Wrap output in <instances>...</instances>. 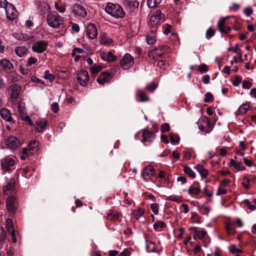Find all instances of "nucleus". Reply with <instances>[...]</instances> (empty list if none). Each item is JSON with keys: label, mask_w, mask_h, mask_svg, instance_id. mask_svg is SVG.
Returning <instances> with one entry per match:
<instances>
[{"label": "nucleus", "mask_w": 256, "mask_h": 256, "mask_svg": "<svg viewBox=\"0 0 256 256\" xmlns=\"http://www.w3.org/2000/svg\"><path fill=\"white\" fill-rule=\"evenodd\" d=\"M105 11L108 14L116 18H120L124 16V12L122 7L116 4L111 2L107 3L105 7Z\"/></svg>", "instance_id": "obj_1"}, {"label": "nucleus", "mask_w": 256, "mask_h": 256, "mask_svg": "<svg viewBox=\"0 0 256 256\" xmlns=\"http://www.w3.org/2000/svg\"><path fill=\"white\" fill-rule=\"evenodd\" d=\"M48 25L52 28H58L64 24V18L56 12H49L46 16Z\"/></svg>", "instance_id": "obj_2"}, {"label": "nucleus", "mask_w": 256, "mask_h": 256, "mask_svg": "<svg viewBox=\"0 0 256 256\" xmlns=\"http://www.w3.org/2000/svg\"><path fill=\"white\" fill-rule=\"evenodd\" d=\"M162 19V14L160 10L154 12L150 20V30L152 32H156L158 27L160 24Z\"/></svg>", "instance_id": "obj_3"}, {"label": "nucleus", "mask_w": 256, "mask_h": 256, "mask_svg": "<svg viewBox=\"0 0 256 256\" xmlns=\"http://www.w3.org/2000/svg\"><path fill=\"white\" fill-rule=\"evenodd\" d=\"M48 47V43L44 40H38L34 42L32 46V52L37 54H42L46 50Z\"/></svg>", "instance_id": "obj_4"}, {"label": "nucleus", "mask_w": 256, "mask_h": 256, "mask_svg": "<svg viewBox=\"0 0 256 256\" xmlns=\"http://www.w3.org/2000/svg\"><path fill=\"white\" fill-rule=\"evenodd\" d=\"M7 210L10 214H14L18 207L17 199L14 196H10L6 200Z\"/></svg>", "instance_id": "obj_5"}, {"label": "nucleus", "mask_w": 256, "mask_h": 256, "mask_svg": "<svg viewBox=\"0 0 256 256\" xmlns=\"http://www.w3.org/2000/svg\"><path fill=\"white\" fill-rule=\"evenodd\" d=\"M2 8L5 10L8 20H12L16 18L18 12L12 4L8 2Z\"/></svg>", "instance_id": "obj_6"}, {"label": "nucleus", "mask_w": 256, "mask_h": 256, "mask_svg": "<svg viewBox=\"0 0 256 256\" xmlns=\"http://www.w3.org/2000/svg\"><path fill=\"white\" fill-rule=\"evenodd\" d=\"M134 63L133 58L128 54H125L120 60V66L124 70L129 69Z\"/></svg>", "instance_id": "obj_7"}, {"label": "nucleus", "mask_w": 256, "mask_h": 256, "mask_svg": "<svg viewBox=\"0 0 256 256\" xmlns=\"http://www.w3.org/2000/svg\"><path fill=\"white\" fill-rule=\"evenodd\" d=\"M86 35L91 40L96 38L98 36V30L96 25L94 24L88 23L86 26Z\"/></svg>", "instance_id": "obj_8"}, {"label": "nucleus", "mask_w": 256, "mask_h": 256, "mask_svg": "<svg viewBox=\"0 0 256 256\" xmlns=\"http://www.w3.org/2000/svg\"><path fill=\"white\" fill-rule=\"evenodd\" d=\"M76 79L78 83L82 86H86L89 80V76L87 71L82 70L76 74Z\"/></svg>", "instance_id": "obj_9"}, {"label": "nucleus", "mask_w": 256, "mask_h": 256, "mask_svg": "<svg viewBox=\"0 0 256 256\" xmlns=\"http://www.w3.org/2000/svg\"><path fill=\"white\" fill-rule=\"evenodd\" d=\"M0 68L2 71L6 73H10L14 70L13 64L6 58L0 60Z\"/></svg>", "instance_id": "obj_10"}, {"label": "nucleus", "mask_w": 256, "mask_h": 256, "mask_svg": "<svg viewBox=\"0 0 256 256\" xmlns=\"http://www.w3.org/2000/svg\"><path fill=\"white\" fill-rule=\"evenodd\" d=\"M14 161L12 158H6L1 160V166L4 170H10L14 166Z\"/></svg>", "instance_id": "obj_11"}, {"label": "nucleus", "mask_w": 256, "mask_h": 256, "mask_svg": "<svg viewBox=\"0 0 256 256\" xmlns=\"http://www.w3.org/2000/svg\"><path fill=\"white\" fill-rule=\"evenodd\" d=\"M5 144L9 148L15 149L20 145V141L17 138L10 136L6 140Z\"/></svg>", "instance_id": "obj_12"}, {"label": "nucleus", "mask_w": 256, "mask_h": 256, "mask_svg": "<svg viewBox=\"0 0 256 256\" xmlns=\"http://www.w3.org/2000/svg\"><path fill=\"white\" fill-rule=\"evenodd\" d=\"M15 186V180L14 178H10L6 182L3 186L4 193L5 195L10 194L14 190Z\"/></svg>", "instance_id": "obj_13"}, {"label": "nucleus", "mask_w": 256, "mask_h": 256, "mask_svg": "<svg viewBox=\"0 0 256 256\" xmlns=\"http://www.w3.org/2000/svg\"><path fill=\"white\" fill-rule=\"evenodd\" d=\"M73 14L76 16L84 18L87 15V12L83 6L76 4L74 6Z\"/></svg>", "instance_id": "obj_14"}, {"label": "nucleus", "mask_w": 256, "mask_h": 256, "mask_svg": "<svg viewBox=\"0 0 256 256\" xmlns=\"http://www.w3.org/2000/svg\"><path fill=\"white\" fill-rule=\"evenodd\" d=\"M155 174V170L151 166L145 167L142 170V177L145 180H150Z\"/></svg>", "instance_id": "obj_15"}, {"label": "nucleus", "mask_w": 256, "mask_h": 256, "mask_svg": "<svg viewBox=\"0 0 256 256\" xmlns=\"http://www.w3.org/2000/svg\"><path fill=\"white\" fill-rule=\"evenodd\" d=\"M112 74L108 72H102L96 79L97 82L100 84L108 82L112 78Z\"/></svg>", "instance_id": "obj_16"}, {"label": "nucleus", "mask_w": 256, "mask_h": 256, "mask_svg": "<svg viewBox=\"0 0 256 256\" xmlns=\"http://www.w3.org/2000/svg\"><path fill=\"white\" fill-rule=\"evenodd\" d=\"M46 120L44 118H42L35 121L32 126H34L36 130L38 132H42L46 129Z\"/></svg>", "instance_id": "obj_17"}, {"label": "nucleus", "mask_w": 256, "mask_h": 256, "mask_svg": "<svg viewBox=\"0 0 256 256\" xmlns=\"http://www.w3.org/2000/svg\"><path fill=\"white\" fill-rule=\"evenodd\" d=\"M11 90V98L12 100H16L19 96L21 91V87L17 84H14L10 86Z\"/></svg>", "instance_id": "obj_18"}, {"label": "nucleus", "mask_w": 256, "mask_h": 256, "mask_svg": "<svg viewBox=\"0 0 256 256\" xmlns=\"http://www.w3.org/2000/svg\"><path fill=\"white\" fill-rule=\"evenodd\" d=\"M0 115L1 118L6 122H14L12 118L10 112L6 108H2L0 110Z\"/></svg>", "instance_id": "obj_19"}, {"label": "nucleus", "mask_w": 256, "mask_h": 256, "mask_svg": "<svg viewBox=\"0 0 256 256\" xmlns=\"http://www.w3.org/2000/svg\"><path fill=\"white\" fill-rule=\"evenodd\" d=\"M100 56L102 59L108 62H114L117 59L111 52H103L100 54Z\"/></svg>", "instance_id": "obj_20"}, {"label": "nucleus", "mask_w": 256, "mask_h": 256, "mask_svg": "<svg viewBox=\"0 0 256 256\" xmlns=\"http://www.w3.org/2000/svg\"><path fill=\"white\" fill-rule=\"evenodd\" d=\"M143 140L144 142H152L154 138L155 134L154 132L144 130L143 131Z\"/></svg>", "instance_id": "obj_21"}, {"label": "nucleus", "mask_w": 256, "mask_h": 256, "mask_svg": "<svg viewBox=\"0 0 256 256\" xmlns=\"http://www.w3.org/2000/svg\"><path fill=\"white\" fill-rule=\"evenodd\" d=\"M164 46H159L154 50H153L149 52V56H152L154 59H155L156 56H161L162 55L163 52L162 51L164 50Z\"/></svg>", "instance_id": "obj_22"}, {"label": "nucleus", "mask_w": 256, "mask_h": 256, "mask_svg": "<svg viewBox=\"0 0 256 256\" xmlns=\"http://www.w3.org/2000/svg\"><path fill=\"white\" fill-rule=\"evenodd\" d=\"M146 40L148 44H152L154 43L156 40V32H152L150 30L146 36Z\"/></svg>", "instance_id": "obj_23"}, {"label": "nucleus", "mask_w": 256, "mask_h": 256, "mask_svg": "<svg viewBox=\"0 0 256 256\" xmlns=\"http://www.w3.org/2000/svg\"><path fill=\"white\" fill-rule=\"evenodd\" d=\"M196 169L199 172L200 176L203 178H206L208 174V171L207 169L205 168L202 164H197L196 166Z\"/></svg>", "instance_id": "obj_24"}, {"label": "nucleus", "mask_w": 256, "mask_h": 256, "mask_svg": "<svg viewBox=\"0 0 256 256\" xmlns=\"http://www.w3.org/2000/svg\"><path fill=\"white\" fill-rule=\"evenodd\" d=\"M28 48L25 46H16L15 48V52L19 57H22L26 54Z\"/></svg>", "instance_id": "obj_25"}, {"label": "nucleus", "mask_w": 256, "mask_h": 256, "mask_svg": "<svg viewBox=\"0 0 256 256\" xmlns=\"http://www.w3.org/2000/svg\"><path fill=\"white\" fill-rule=\"evenodd\" d=\"M38 142L36 141H32L28 146V151L31 154H34L38 150Z\"/></svg>", "instance_id": "obj_26"}, {"label": "nucleus", "mask_w": 256, "mask_h": 256, "mask_svg": "<svg viewBox=\"0 0 256 256\" xmlns=\"http://www.w3.org/2000/svg\"><path fill=\"white\" fill-rule=\"evenodd\" d=\"M250 106L248 104H242L236 111L237 114L243 115L248 110Z\"/></svg>", "instance_id": "obj_27"}, {"label": "nucleus", "mask_w": 256, "mask_h": 256, "mask_svg": "<svg viewBox=\"0 0 256 256\" xmlns=\"http://www.w3.org/2000/svg\"><path fill=\"white\" fill-rule=\"evenodd\" d=\"M146 249L148 252H154L156 249V244L150 240H146Z\"/></svg>", "instance_id": "obj_28"}, {"label": "nucleus", "mask_w": 256, "mask_h": 256, "mask_svg": "<svg viewBox=\"0 0 256 256\" xmlns=\"http://www.w3.org/2000/svg\"><path fill=\"white\" fill-rule=\"evenodd\" d=\"M100 38L102 43L104 44H109L112 42V40L105 33L102 34Z\"/></svg>", "instance_id": "obj_29"}, {"label": "nucleus", "mask_w": 256, "mask_h": 256, "mask_svg": "<svg viewBox=\"0 0 256 256\" xmlns=\"http://www.w3.org/2000/svg\"><path fill=\"white\" fill-rule=\"evenodd\" d=\"M18 113L20 117L24 116L26 114L25 104L24 102H20L17 104Z\"/></svg>", "instance_id": "obj_30"}, {"label": "nucleus", "mask_w": 256, "mask_h": 256, "mask_svg": "<svg viewBox=\"0 0 256 256\" xmlns=\"http://www.w3.org/2000/svg\"><path fill=\"white\" fill-rule=\"evenodd\" d=\"M136 94L137 98L139 97L140 98L141 102H146L148 100V96L141 90H138Z\"/></svg>", "instance_id": "obj_31"}, {"label": "nucleus", "mask_w": 256, "mask_h": 256, "mask_svg": "<svg viewBox=\"0 0 256 256\" xmlns=\"http://www.w3.org/2000/svg\"><path fill=\"white\" fill-rule=\"evenodd\" d=\"M106 218L110 221L116 222L118 220L119 216L117 212H112L108 214Z\"/></svg>", "instance_id": "obj_32"}, {"label": "nucleus", "mask_w": 256, "mask_h": 256, "mask_svg": "<svg viewBox=\"0 0 256 256\" xmlns=\"http://www.w3.org/2000/svg\"><path fill=\"white\" fill-rule=\"evenodd\" d=\"M206 232L204 230H196V232L193 236L195 240L197 238L202 239L206 236Z\"/></svg>", "instance_id": "obj_33"}, {"label": "nucleus", "mask_w": 256, "mask_h": 256, "mask_svg": "<svg viewBox=\"0 0 256 256\" xmlns=\"http://www.w3.org/2000/svg\"><path fill=\"white\" fill-rule=\"evenodd\" d=\"M14 36L18 40L26 41L30 39V36L26 34H14Z\"/></svg>", "instance_id": "obj_34"}, {"label": "nucleus", "mask_w": 256, "mask_h": 256, "mask_svg": "<svg viewBox=\"0 0 256 256\" xmlns=\"http://www.w3.org/2000/svg\"><path fill=\"white\" fill-rule=\"evenodd\" d=\"M200 192V188L198 187L190 186L188 190V194L192 196L198 195Z\"/></svg>", "instance_id": "obj_35"}, {"label": "nucleus", "mask_w": 256, "mask_h": 256, "mask_svg": "<svg viewBox=\"0 0 256 256\" xmlns=\"http://www.w3.org/2000/svg\"><path fill=\"white\" fill-rule=\"evenodd\" d=\"M102 68V67L101 66L94 64L90 68V71L92 75L96 76L101 70Z\"/></svg>", "instance_id": "obj_36"}, {"label": "nucleus", "mask_w": 256, "mask_h": 256, "mask_svg": "<svg viewBox=\"0 0 256 256\" xmlns=\"http://www.w3.org/2000/svg\"><path fill=\"white\" fill-rule=\"evenodd\" d=\"M184 171L190 177L192 178H194L196 177L194 172L189 166H184Z\"/></svg>", "instance_id": "obj_37"}, {"label": "nucleus", "mask_w": 256, "mask_h": 256, "mask_svg": "<svg viewBox=\"0 0 256 256\" xmlns=\"http://www.w3.org/2000/svg\"><path fill=\"white\" fill-rule=\"evenodd\" d=\"M6 229L7 232L14 230V224L12 219L8 218L6 220Z\"/></svg>", "instance_id": "obj_38"}, {"label": "nucleus", "mask_w": 256, "mask_h": 256, "mask_svg": "<svg viewBox=\"0 0 256 256\" xmlns=\"http://www.w3.org/2000/svg\"><path fill=\"white\" fill-rule=\"evenodd\" d=\"M166 224L162 221H158L154 223L153 226L155 230L160 231V228H162L166 226Z\"/></svg>", "instance_id": "obj_39"}, {"label": "nucleus", "mask_w": 256, "mask_h": 256, "mask_svg": "<svg viewBox=\"0 0 256 256\" xmlns=\"http://www.w3.org/2000/svg\"><path fill=\"white\" fill-rule=\"evenodd\" d=\"M161 2V0H147V5L150 8H155Z\"/></svg>", "instance_id": "obj_40"}, {"label": "nucleus", "mask_w": 256, "mask_h": 256, "mask_svg": "<svg viewBox=\"0 0 256 256\" xmlns=\"http://www.w3.org/2000/svg\"><path fill=\"white\" fill-rule=\"evenodd\" d=\"M228 18V17H226L222 20H220L217 24V26L218 30L220 32H222L224 28L226 26H225V21Z\"/></svg>", "instance_id": "obj_41"}, {"label": "nucleus", "mask_w": 256, "mask_h": 256, "mask_svg": "<svg viewBox=\"0 0 256 256\" xmlns=\"http://www.w3.org/2000/svg\"><path fill=\"white\" fill-rule=\"evenodd\" d=\"M226 230L228 234H234L236 232L234 226L230 224H226Z\"/></svg>", "instance_id": "obj_42"}, {"label": "nucleus", "mask_w": 256, "mask_h": 256, "mask_svg": "<svg viewBox=\"0 0 256 256\" xmlns=\"http://www.w3.org/2000/svg\"><path fill=\"white\" fill-rule=\"evenodd\" d=\"M232 50L238 54L240 61L242 62V52L241 50L238 48V44H236L234 47L232 48Z\"/></svg>", "instance_id": "obj_43"}, {"label": "nucleus", "mask_w": 256, "mask_h": 256, "mask_svg": "<svg viewBox=\"0 0 256 256\" xmlns=\"http://www.w3.org/2000/svg\"><path fill=\"white\" fill-rule=\"evenodd\" d=\"M44 78L48 80L50 82H52L56 77L54 74H50L49 70H47L44 72Z\"/></svg>", "instance_id": "obj_44"}, {"label": "nucleus", "mask_w": 256, "mask_h": 256, "mask_svg": "<svg viewBox=\"0 0 256 256\" xmlns=\"http://www.w3.org/2000/svg\"><path fill=\"white\" fill-rule=\"evenodd\" d=\"M54 6L55 8L60 13H64L66 10V6L64 4L59 6L58 2H55Z\"/></svg>", "instance_id": "obj_45"}, {"label": "nucleus", "mask_w": 256, "mask_h": 256, "mask_svg": "<svg viewBox=\"0 0 256 256\" xmlns=\"http://www.w3.org/2000/svg\"><path fill=\"white\" fill-rule=\"evenodd\" d=\"M9 236L11 237L12 241L13 243H16L17 242V239L16 236V230H13L10 232H8Z\"/></svg>", "instance_id": "obj_46"}, {"label": "nucleus", "mask_w": 256, "mask_h": 256, "mask_svg": "<svg viewBox=\"0 0 256 256\" xmlns=\"http://www.w3.org/2000/svg\"><path fill=\"white\" fill-rule=\"evenodd\" d=\"M36 62H37L36 58H34L33 56H30L28 58V59L27 61L26 66H28L30 67L32 64H35Z\"/></svg>", "instance_id": "obj_47"}, {"label": "nucleus", "mask_w": 256, "mask_h": 256, "mask_svg": "<svg viewBox=\"0 0 256 256\" xmlns=\"http://www.w3.org/2000/svg\"><path fill=\"white\" fill-rule=\"evenodd\" d=\"M150 208L152 212L155 214H157L158 212V205L156 203L152 204L150 206Z\"/></svg>", "instance_id": "obj_48"}, {"label": "nucleus", "mask_w": 256, "mask_h": 256, "mask_svg": "<svg viewBox=\"0 0 256 256\" xmlns=\"http://www.w3.org/2000/svg\"><path fill=\"white\" fill-rule=\"evenodd\" d=\"M243 202L246 204L249 209L251 210H254L256 208V206L251 204L250 201L247 199H245L243 200Z\"/></svg>", "instance_id": "obj_49"}, {"label": "nucleus", "mask_w": 256, "mask_h": 256, "mask_svg": "<svg viewBox=\"0 0 256 256\" xmlns=\"http://www.w3.org/2000/svg\"><path fill=\"white\" fill-rule=\"evenodd\" d=\"M170 142L172 144L178 142L180 140V138L178 135L172 134L170 136Z\"/></svg>", "instance_id": "obj_50"}, {"label": "nucleus", "mask_w": 256, "mask_h": 256, "mask_svg": "<svg viewBox=\"0 0 256 256\" xmlns=\"http://www.w3.org/2000/svg\"><path fill=\"white\" fill-rule=\"evenodd\" d=\"M144 214V210L138 208L134 211V215L137 217V218L142 216Z\"/></svg>", "instance_id": "obj_51"}, {"label": "nucleus", "mask_w": 256, "mask_h": 256, "mask_svg": "<svg viewBox=\"0 0 256 256\" xmlns=\"http://www.w3.org/2000/svg\"><path fill=\"white\" fill-rule=\"evenodd\" d=\"M230 250L232 254H238L242 252V251L238 249L235 245H232L231 246H230Z\"/></svg>", "instance_id": "obj_52"}, {"label": "nucleus", "mask_w": 256, "mask_h": 256, "mask_svg": "<svg viewBox=\"0 0 256 256\" xmlns=\"http://www.w3.org/2000/svg\"><path fill=\"white\" fill-rule=\"evenodd\" d=\"M6 234L5 230L4 229L1 230V232L0 233V242L4 243V241L6 239Z\"/></svg>", "instance_id": "obj_53"}, {"label": "nucleus", "mask_w": 256, "mask_h": 256, "mask_svg": "<svg viewBox=\"0 0 256 256\" xmlns=\"http://www.w3.org/2000/svg\"><path fill=\"white\" fill-rule=\"evenodd\" d=\"M242 78L241 76H236L235 78L234 81L232 82V84L235 86H238L240 84V83L242 81Z\"/></svg>", "instance_id": "obj_54"}, {"label": "nucleus", "mask_w": 256, "mask_h": 256, "mask_svg": "<svg viewBox=\"0 0 256 256\" xmlns=\"http://www.w3.org/2000/svg\"><path fill=\"white\" fill-rule=\"evenodd\" d=\"M170 125L168 123H164L161 126V131L162 132H168L170 130Z\"/></svg>", "instance_id": "obj_55"}, {"label": "nucleus", "mask_w": 256, "mask_h": 256, "mask_svg": "<svg viewBox=\"0 0 256 256\" xmlns=\"http://www.w3.org/2000/svg\"><path fill=\"white\" fill-rule=\"evenodd\" d=\"M51 110L54 113L58 112L59 110L58 104L57 102L53 103L51 105Z\"/></svg>", "instance_id": "obj_56"}, {"label": "nucleus", "mask_w": 256, "mask_h": 256, "mask_svg": "<svg viewBox=\"0 0 256 256\" xmlns=\"http://www.w3.org/2000/svg\"><path fill=\"white\" fill-rule=\"evenodd\" d=\"M252 86V84L248 80L242 82V88L245 89H249Z\"/></svg>", "instance_id": "obj_57"}, {"label": "nucleus", "mask_w": 256, "mask_h": 256, "mask_svg": "<svg viewBox=\"0 0 256 256\" xmlns=\"http://www.w3.org/2000/svg\"><path fill=\"white\" fill-rule=\"evenodd\" d=\"M156 88V85L154 83L150 84L146 86V88L147 90H148L149 91H150L151 92H152L153 91H154Z\"/></svg>", "instance_id": "obj_58"}, {"label": "nucleus", "mask_w": 256, "mask_h": 256, "mask_svg": "<svg viewBox=\"0 0 256 256\" xmlns=\"http://www.w3.org/2000/svg\"><path fill=\"white\" fill-rule=\"evenodd\" d=\"M212 98H213L212 95L210 92H207L205 94V98L204 100V102H208L210 101H212Z\"/></svg>", "instance_id": "obj_59"}, {"label": "nucleus", "mask_w": 256, "mask_h": 256, "mask_svg": "<svg viewBox=\"0 0 256 256\" xmlns=\"http://www.w3.org/2000/svg\"><path fill=\"white\" fill-rule=\"evenodd\" d=\"M234 168L238 170H242L244 169V167L242 165V164L240 162H236Z\"/></svg>", "instance_id": "obj_60"}, {"label": "nucleus", "mask_w": 256, "mask_h": 256, "mask_svg": "<svg viewBox=\"0 0 256 256\" xmlns=\"http://www.w3.org/2000/svg\"><path fill=\"white\" fill-rule=\"evenodd\" d=\"M240 8L239 4L233 3L232 6H230L229 10L230 11H237Z\"/></svg>", "instance_id": "obj_61"}, {"label": "nucleus", "mask_w": 256, "mask_h": 256, "mask_svg": "<svg viewBox=\"0 0 256 256\" xmlns=\"http://www.w3.org/2000/svg\"><path fill=\"white\" fill-rule=\"evenodd\" d=\"M22 119L28 122V124L30 126H32L33 125V122L30 119V117L28 116H24L22 117H21Z\"/></svg>", "instance_id": "obj_62"}, {"label": "nucleus", "mask_w": 256, "mask_h": 256, "mask_svg": "<svg viewBox=\"0 0 256 256\" xmlns=\"http://www.w3.org/2000/svg\"><path fill=\"white\" fill-rule=\"evenodd\" d=\"M199 71L200 72H206L208 71V68L206 64H202L198 68Z\"/></svg>", "instance_id": "obj_63"}, {"label": "nucleus", "mask_w": 256, "mask_h": 256, "mask_svg": "<svg viewBox=\"0 0 256 256\" xmlns=\"http://www.w3.org/2000/svg\"><path fill=\"white\" fill-rule=\"evenodd\" d=\"M226 193V190L223 187L220 186L218 188V192L216 193L217 196H220L222 194H224Z\"/></svg>", "instance_id": "obj_64"}]
</instances>
